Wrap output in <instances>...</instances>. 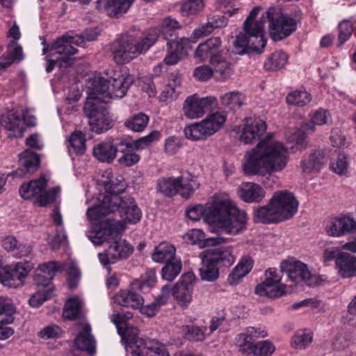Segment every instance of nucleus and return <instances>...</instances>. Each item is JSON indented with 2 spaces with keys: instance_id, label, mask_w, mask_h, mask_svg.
Masks as SVG:
<instances>
[{
  "instance_id": "f257e3e1",
  "label": "nucleus",
  "mask_w": 356,
  "mask_h": 356,
  "mask_svg": "<svg viewBox=\"0 0 356 356\" xmlns=\"http://www.w3.org/2000/svg\"><path fill=\"white\" fill-rule=\"evenodd\" d=\"M267 126L259 118H245L240 140L246 144L260 140L257 146L246 152L242 163L243 170L247 175H270L273 172L281 171L287 163V148L283 144L268 134L264 139Z\"/></svg>"
},
{
  "instance_id": "f03ea898",
  "label": "nucleus",
  "mask_w": 356,
  "mask_h": 356,
  "mask_svg": "<svg viewBox=\"0 0 356 356\" xmlns=\"http://www.w3.org/2000/svg\"><path fill=\"white\" fill-rule=\"evenodd\" d=\"M261 8L254 7L243 23L244 33H239L234 42L233 52L243 55L252 51L260 54L266 45L264 35L265 24L268 22L269 33L274 41L284 39L297 29L295 19L281 14L274 8H269L261 14L259 20L256 21Z\"/></svg>"
},
{
  "instance_id": "7ed1b4c3",
  "label": "nucleus",
  "mask_w": 356,
  "mask_h": 356,
  "mask_svg": "<svg viewBox=\"0 0 356 356\" xmlns=\"http://www.w3.org/2000/svg\"><path fill=\"white\" fill-rule=\"evenodd\" d=\"M186 216L193 221L204 218L216 224L228 234H238L245 229L247 214L228 198H217L211 204L195 205L186 210Z\"/></svg>"
},
{
  "instance_id": "20e7f679",
  "label": "nucleus",
  "mask_w": 356,
  "mask_h": 356,
  "mask_svg": "<svg viewBox=\"0 0 356 356\" xmlns=\"http://www.w3.org/2000/svg\"><path fill=\"white\" fill-rule=\"evenodd\" d=\"M159 33L157 29H151L138 41L129 35L115 40L109 48L114 62L118 65L126 64L139 55L145 54L157 41Z\"/></svg>"
},
{
  "instance_id": "39448f33",
  "label": "nucleus",
  "mask_w": 356,
  "mask_h": 356,
  "mask_svg": "<svg viewBox=\"0 0 356 356\" xmlns=\"http://www.w3.org/2000/svg\"><path fill=\"white\" fill-rule=\"evenodd\" d=\"M200 184L191 173L186 172L177 177H162L157 181L156 190L165 197H171L179 194L188 199L193 195Z\"/></svg>"
},
{
  "instance_id": "423d86ee",
  "label": "nucleus",
  "mask_w": 356,
  "mask_h": 356,
  "mask_svg": "<svg viewBox=\"0 0 356 356\" xmlns=\"http://www.w3.org/2000/svg\"><path fill=\"white\" fill-rule=\"evenodd\" d=\"M85 115L89 119L90 130L100 134L111 129L113 120L102 102L97 99H86L83 108Z\"/></svg>"
},
{
  "instance_id": "0eeeda50",
  "label": "nucleus",
  "mask_w": 356,
  "mask_h": 356,
  "mask_svg": "<svg viewBox=\"0 0 356 356\" xmlns=\"http://www.w3.org/2000/svg\"><path fill=\"white\" fill-rule=\"evenodd\" d=\"M125 227L120 221L108 219L100 222L88 232V238L96 245L104 242H113L121 236Z\"/></svg>"
},
{
  "instance_id": "6e6552de",
  "label": "nucleus",
  "mask_w": 356,
  "mask_h": 356,
  "mask_svg": "<svg viewBox=\"0 0 356 356\" xmlns=\"http://www.w3.org/2000/svg\"><path fill=\"white\" fill-rule=\"evenodd\" d=\"M282 221L291 218L298 211L299 202L294 195L287 191L275 193L270 200Z\"/></svg>"
},
{
  "instance_id": "1a4fd4ad",
  "label": "nucleus",
  "mask_w": 356,
  "mask_h": 356,
  "mask_svg": "<svg viewBox=\"0 0 356 356\" xmlns=\"http://www.w3.org/2000/svg\"><path fill=\"white\" fill-rule=\"evenodd\" d=\"M218 105L217 99L213 96L200 97L195 94L186 98L184 104L185 115L190 119L202 117L206 113L211 111Z\"/></svg>"
},
{
  "instance_id": "9d476101",
  "label": "nucleus",
  "mask_w": 356,
  "mask_h": 356,
  "mask_svg": "<svg viewBox=\"0 0 356 356\" xmlns=\"http://www.w3.org/2000/svg\"><path fill=\"white\" fill-rule=\"evenodd\" d=\"M133 251L134 248L120 236L106 251L98 254V258L101 264L106 267L120 260L126 259Z\"/></svg>"
},
{
  "instance_id": "9b49d317",
  "label": "nucleus",
  "mask_w": 356,
  "mask_h": 356,
  "mask_svg": "<svg viewBox=\"0 0 356 356\" xmlns=\"http://www.w3.org/2000/svg\"><path fill=\"white\" fill-rule=\"evenodd\" d=\"M266 280L257 284L254 293L261 296H267L270 298H277L285 293L286 286L280 284L282 277L277 273L275 268H270L266 270Z\"/></svg>"
},
{
  "instance_id": "f8f14e48",
  "label": "nucleus",
  "mask_w": 356,
  "mask_h": 356,
  "mask_svg": "<svg viewBox=\"0 0 356 356\" xmlns=\"http://www.w3.org/2000/svg\"><path fill=\"white\" fill-rule=\"evenodd\" d=\"M328 235L340 237L356 234V219L348 213L332 219L326 226Z\"/></svg>"
},
{
  "instance_id": "ddd939ff",
  "label": "nucleus",
  "mask_w": 356,
  "mask_h": 356,
  "mask_svg": "<svg viewBox=\"0 0 356 356\" xmlns=\"http://www.w3.org/2000/svg\"><path fill=\"white\" fill-rule=\"evenodd\" d=\"M195 276L193 273H184L179 281L171 289L172 296L179 304L188 303L192 300Z\"/></svg>"
},
{
  "instance_id": "4468645a",
  "label": "nucleus",
  "mask_w": 356,
  "mask_h": 356,
  "mask_svg": "<svg viewBox=\"0 0 356 356\" xmlns=\"http://www.w3.org/2000/svg\"><path fill=\"white\" fill-rule=\"evenodd\" d=\"M221 44L220 38H211L197 46L195 55L202 61L209 60L210 63H215L222 57Z\"/></svg>"
},
{
  "instance_id": "2eb2a0df",
  "label": "nucleus",
  "mask_w": 356,
  "mask_h": 356,
  "mask_svg": "<svg viewBox=\"0 0 356 356\" xmlns=\"http://www.w3.org/2000/svg\"><path fill=\"white\" fill-rule=\"evenodd\" d=\"M280 270L286 273L288 277L293 282L304 281L307 284H311V272L307 266L300 261H284L280 264Z\"/></svg>"
},
{
  "instance_id": "dca6fc26",
  "label": "nucleus",
  "mask_w": 356,
  "mask_h": 356,
  "mask_svg": "<svg viewBox=\"0 0 356 356\" xmlns=\"http://www.w3.org/2000/svg\"><path fill=\"white\" fill-rule=\"evenodd\" d=\"M0 125L9 132L8 137L22 138L26 128L22 122L21 114L15 111H9L0 118Z\"/></svg>"
},
{
  "instance_id": "f3484780",
  "label": "nucleus",
  "mask_w": 356,
  "mask_h": 356,
  "mask_svg": "<svg viewBox=\"0 0 356 356\" xmlns=\"http://www.w3.org/2000/svg\"><path fill=\"white\" fill-rule=\"evenodd\" d=\"M211 246L212 248L202 252L204 257L209 259L219 268L220 267H229L234 262V257L232 255L230 248H222L221 247Z\"/></svg>"
},
{
  "instance_id": "a211bd4d",
  "label": "nucleus",
  "mask_w": 356,
  "mask_h": 356,
  "mask_svg": "<svg viewBox=\"0 0 356 356\" xmlns=\"http://www.w3.org/2000/svg\"><path fill=\"white\" fill-rule=\"evenodd\" d=\"M19 167L12 175L18 177H24L26 175L34 173L40 164V159L37 154L25 150L19 154Z\"/></svg>"
},
{
  "instance_id": "6ab92c4d",
  "label": "nucleus",
  "mask_w": 356,
  "mask_h": 356,
  "mask_svg": "<svg viewBox=\"0 0 356 356\" xmlns=\"http://www.w3.org/2000/svg\"><path fill=\"white\" fill-rule=\"evenodd\" d=\"M111 82V80L101 76L92 79L88 87L90 92L87 99H95L104 105L107 104L111 100L107 97L108 93H110Z\"/></svg>"
},
{
  "instance_id": "aec40b11",
  "label": "nucleus",
  "mask_w": 356,
  "mask_h": 356,
  "mask_svg": "<svg viewBox=\"0 0 356 356\" xmlns=\"http://www.w3.org/2000/svg\"><path fill=\"white\" fill-rule=\"evenodd\" d=\"M61 269V264L57 261H49L39 266L35 270L33 277L35 284L42 286L44 289L49 286L56 273Z\"/></svg>"
},
{
  "instance_id": "412c9836",
  "label": "nucleus",
  "mask_w": 356,
  "mask_h": 356,
  "mask_svg": "<svg viewBox=\"0 0 356 356\" xmlns=\"http://www.w3.org/2000/svg\"><path fill=\"white\" fill-rule=\"evenodd\" d=\"M108 80H111V82L110 85V93H108L107 97L111 99L114 97H123L129 87L133 84L134 78L130 74L124 76L120 74H115L114 76Z\"/></svg>"
},
{
  "instance_id": "4be33fe9",
  "label": "nucleus",
  "mask_w": 356,
  "mask_h": 356,
  "mask_svg": "<svg viewBox=\"0 0 356 356\" xmlns=\"http://www.w3.org/2000/svg\"><path fill=\"white\" fill-rule=\"evenodd\" d=\"M96 8L104 10L110 17H119L125 13L132 3V0H97Z\"/></svg>"
},
{
  "instance_id": "5701e85b",
  "label": "nucleus",
  "mask_w": 356,
  "mask_h": 356,
  "mask_svg": "<svg viewBox=\"0 0 356 356\" xmlns=\"http://www.w3.org/2000/svg\"><path fill=\"white\" fill-rule=\"evenodd\" d=\"M238 197L245 202H260L265 197L264 189L259 184L252 182L242 183L238 188Z\"/></svg>"
},
{
  "instance_id": "b1692460",
  "label": "nucleus",
  "mask_w": 356,
  "mask_h": 356,
  "mask_svg": "<svg viewBox=\"0 0 356 356\" xmlns=\"http://www.w3.org/2000/svg\"><path fill=\"white\" fill-rule=\"evenodd\" d=\"M82 39L74 36L63 35L51 44V49L55 50L56 53L64 56H70L74 55L77 49L73 47L74 44L81 46Z\"/></svg>"
},
{
  "instance_id": "393cba45",
  "label": "nucleus",
  "mask_w": 356,
  "mask_h": 356,
  "mask_svg": "<svg viewBox=\"0 0 356 356\" xmlns=\"http://www.w3.org/2000/svg\"><path fill=\"white\" fill-rule=\"evenodd\" d=\"M338 275L345 279L356 277V256L342 252L336 259Z\"/></svg>"
},
{
  "instance_id": "a878e982",
  "label": "nucleus",
  "mask_w": 356,
  "mask_h": 356,
  "mask_svg": "<svg viewBox=\"0 0 356 356\" xmlns=\"http://www.w3.org/2000/svg\"><path fill=\"white\" fill-rule=\"evenodd\" d=\"M118 333L122 337V341L124 344L125 349L133 356L140 348L139 342L144 343L146 340L138 337V330L137 327L124 325Z\"/></svg>"
},
{
  "instance_id": "bb28decb",
  "label": "nucleus",
  "mask_w": 356,
  "mask_h": 356,
  "mask_svg": "<svg viewBox=\"0 0 356 356\" xmlns=\"http://www.w3.org/2000/svg\"><path fill=\"white\" fill-rule=\"evenodd\" d=\"M124 222L136 223L141 218V211L133 197H124L118 211Z\"/></svg>"
},
{
  "instance_id": "cd10ccee",
  "label": "nucleus",
  "mask_w": 356,
  "mask_h": 356,
  "mask_svg": "<svg viewBox=\"0 0 356 356\" xmlns=\"http://www.w3.org/2000/svg\"><path fill=\"white\" fill-rule=\"evenodd\" d=\"M74 343L77 349L85 351L90 355L95 353L96 342L91 334V327L89 324L86 323L83 325Z\"/></svg>"
},
{
  "instance_id": "c85d7f7f",
  "label": "nucleus",
  "mask_w": 356,
  "mask_h": 356,
  "mask_svg": "<svg viewBox=\"0 0 356 356\" xmlns=\"http://www.w3.org/2000/svg\"><path fill=\"white\" fill-rule=\"evenodd\" d=\"M140 348L133 356H170L165 345L155 339L139 342Z\"/></svg>"
},
{
  "instance_id": "c756f323",
  "label": "nucleus",
  "mask_w": 356,
  "mask_h": 356,
  "mask_svg": "<svg viewBox=\"0 0 356 356\" xmlns=\"http://www.w3.org/2000/svg\"><path fill=\"white\" fill-rule=\"evenodd\" d=\"M117 152V147L109 141L101 142L92 148L94 157L102 163H111L115 159Z\"/></svg>"
},
{
  "instance_id": "7c9ffc66",
  "label": "nucleus",
  "mask_w": 356,
  "mask_h": 356,
  "mask_svg": "<svg viewBox=\"0 0 356 356\" xmlns=\"http://www.w3.org/2000/svg\"><path fill=\"white\" fill-rule=\"evenodd\" d=\"M114 302L120 306L139 309L143 304L142 296L130 290H120L113 298Z\"/></svg>"
},
{
  "instance_id": "2f4dec72",
  "label": "nucleus",
  "mask_w": 356,
  "mask_h": 356,
  "mask_svg": "<svg viewBox=\"0 0 356 356\" xmlns=\"http://www.w3.org/2000/svg\"><path fill=\"white\" fill-rule=\"evenodd\" d=\"M32 266L29 262H19L10 266L9 284L10 287H18L23 284V280L26 277Z\"/></svg>"
},
{
  "instance_id": "473e14b6",
  "label": "nucleus",
  "mask_w": 356,
  "mask_h": 356,
  "mask_svg": "<svg viewBox=\"0 0 356 356\" xmlns=\"http://www.w3.org/2000/svg\"><path fill=\"white\" fill-rule=\"evenodd\" d=\"M46 179L40 177L31 180L27 184H23L19 189V193L23 199L31 200L37 197L46 188Z\"/></svg>"
},
{
  "instance_id": "72a5a7b5",
  "label": "nucleus",
  "mask_w": 356,
  "mask_h": 356,
  "mask_svg": "<svg viewBox=\"0 0 356 356\" xmlns=\"http://www.w3.org/2000/svg\"><path fill=\"white\" fill-rule=\"evenodd\" d=\"M159 33L161 32L167 42H185L184 37L179 36V31L180 29L179 23L174 19L170 17L165 18L161 24V29H156Z\"/></svg>"
},
{
  "instance_id": "f704fd0d",
  "label": "nucleus",
  "mask_w": 356,
  "mask_h": 356,
  "mask_svg": "<svg viewBox=\"0 0 356 356\" xmlns=\"http://www.w3.org/2000/svg\"><path fill=\"white\" fill-rule=\"evenodd\" d=\"M326 162L325 152L316 150L307 158L302 159L301 167L304 172L310 173L313 171H318Z\"/></svg>"
},
{
  "instance_id": "c9c22d12",
  "label": "nucleus",
  "mask_w": 356,
  "mask_h": 356,
  "mask_svg": "<svg viewBox=\"0 0 356 356\" xmlns=\"http://www.w3.org/2000/svg\"><path fill=\"white\" fill-rule=\"evenodd\" d=\"M187 236L191 243L199 244L200 248L215 246L225 242V238L221 236L204 238V234L200 229L191 230Z\"/></svg>"
},
{
  "instance_id": "e433bc0d",
  "label": "nucleus",
  "mask_w": 356,
  "mask_h": 356,
  "mask_svg": "<svg viewBox=\"0 0 356 356\" xmlns=\"http://www.w3.org/2000/svg\"><path fill=\"white\" fill-rule=\"evenodd\" d=\"M254 219L255 222H259L264 224L281 222L275 207L270 205V202L268 205L254 209Z\"/></svg>"
},
{
  "instance_id": "4c0bfd02",
  "label": "nucleus",
  "mask_w": 356,
  "mask_h": 356,
  "mask_svg": "<svg viewBox=\"0 0 356 356\" xmlns=\"http://www.w3.org/2000/svg\"><path fill=\"white\" fill-rule=\"evenodd\" d=\"M252 261L250 257H243L229 275L227 281L231 285H236L252 269Z\"/></svg>"
},
{
  "instance_id": "58836bf2",
  "label": "nucleus",
  "mask_w": 356,
  "mask_h": 356,
  "mask_svg": "<svg viewBox=\"0 0 356 356\" xmlns=\"http://www.w3.org/2000/svg\"><path fill=\"white\" fill-rule=\"evenodd\" d=\"M175 253L176 249L173 245L161 243L155 248L152 258L158 263H168L175 259Z\"/></svg>"
},
{
  "instance_id": "ea45409f",
  "label": "nucleus",
  "mask_w": 356,
  "mask_h": 356,
  "mask_svg": "<svg viewBox=\"0 0 356 356\" xmlns=\"http://www.w3.org/2000/svg\"><path fill=\"white\" fill-rule=\"evenodd\" d=\"M226 120V115L216 112L209 115L201 122L202 127L207 131L208 136L213 135L224 124Z\"/></svg>"
},
{
  "instance_id": "a19ab883",
  "label": "nucleus",
  "mask_w": 356,
  "mask_h": 356,
  "mask_svg": "<svg viewBox=\"0 0 356 356\" xmlns=\"http://www.w3.org/2000/svg\"><path fill=\"white\" fill-rule=\"evenodd\" d=\"M167 46L164 63L168 65H175L184 55V42H167Z\"/></svg>"
},
{
  "instance_id": "79ce46f5",
  "label": "nucleus",
  "mask_w": 356,
  "mask_h": 356,
  "mask_svg": "<svg viewBox=\"0 0 356 356\" xmlns=\"http://www.w3.org/2000/svg\"><path fill=\"white\" fill-rule=\"evenodd\" d=\"M82 315V302L77 298L68 299L63 308V316L65 319L74 320Z\"/></svg>"
},
{
  "instance_id": "37998d69",
  "label": "nucleus",
  "mask_w": 356,
  "mask_h": 356,
  "mask_svg": "<svg viewBox=\"0 0 356 356\" xmlns=\"http://www.w3.org/2000/svg\"><path fill=\"white\" fill-rule=\"evenodd\" d=\"M213 67V76L216 81H225L230 78L232 70L231 64L225 60L222 56L218 59L215 63H211Z\"/></svg>"
},
{
  "instance_id": "c03bdc74",
  "label": "nucleus",
  "mask_w": 356,
  "mask_h": 356,
  "mask_svg": "<svg viewBox=\"0 0 356 356\" xmlns=\"http://www.w3.org/2000/svg\"><path fill=\"white\" fill-rule=\"evenodd\" d=\"M288 61V56L282 51H276L264 62V67L268 71H277L283 67Z\"/></svg>"
},
{
  "instance_id": "a18cd8bd",
  "label": "nucleus",
  "mask_w": 356,
  "mask_h": 356,
  "mask_svg": "<svg viewBox=\"0 0 356 356\" xmlns=\"http://www.w3.org/2000/svg\"><path fill=\"white\" fill-rule=\"evenodd\" d=\"M222 105L231 111H236L243 104L244 96L238 91L227 92L220 96Z\"/></svg>"
},
{
  "instance_id": "49530a36",
  "label": "nucleus",
  "mask_w": 356,
  "mask_h": 356,
  "mask_svg": "<svg viewBox=\"0 0 356 356\" xmlns=\"http://www.w3.org/2000/svg\"><path fill=\"white\" fill-rule=\"evenodd\" d=\"M203 266L200 269L201 279L207 282H214L219 277V268L209 259L203 257Z\"/></svg>"
},
{
  "instance_id": "de8ad7c7",
  "label": "nucleus",
  "mask_w": 356,
  "mask_h": 356,
  "mask_svg": "<svg viewBox=\"0 0 356 356\" xmlns=\"http://www.w3.org/2000/svg\"><path fill=\"white\" fill-rule=\"evenodd\" d=\"M313 341V334L306 330H299L291 339V345L296 349L303 350L307 348Z\"/></svg>"
},
{
  "instance_id": "09e8293b",
  "label": "nucleus",
  "mask_w": 356,
  "mask_h": 356,
  "mask_svg": "<svg viewBox=\"0 0 356 356\" xmlns=\"http://www.w3.org/2000/svg\"><path fill=\"white\" fill-rule=\"evenodd\" d=\"M149 120V117L147 115L139 113L127 119L124 122V125L133 131L140 132L147 127Z\"/></svg>"
},
{
  "instance_id": "8fccbe9b",
  "label": "nucleus",
  "mask_w": 356,
  "mask_h": 356,
  "mask_svg": "<svg viewBox=\"0 0 356 356\" xmlns=\"http://www.w3.org/2000/svg\"><path fill=\"white\" fill-rule=\"evenodd\" d=\"M15 312V307L10 300L0 296V323H11Z\"/></svg>"
},
{
  "instance_id": "3c124183",
  "label": "nucleus",
  "mask_w": 356,
  "mask_h": 356,
  "mask_svg": "<svg viewBox=\"0 0 356 356\" xmlns=\"http://www.w3.org/2000/svg\"><path fill=\"white\" fill-rule=\"evenodd\" d=\"M162 268V277L169 282H172L181 272L182 265L179 259H174Z\"/></svg>"
},
{
  "instance_id": "603ef678",
  "label": "nucleus",
  "mask_w": 356,
  "mask_h": 356,
  "mask_svg": "<svg viewBox=\"0 0 356 356\" xmlns=\"http://www.w3.org/2000/svg\"><path fill=\"white\" fill-rule=\"evenodd\" d=\"M122 201H124V197H121L118 194L106 193L100 203L108 214L118 211L122 204Z\"/></svg>"
},
{
  "instance_id": "864d4df0",
  "label": "nucleus",
  "mask_w": 356,
  "mask_h": 356,
  "mask_svg": "<svg viewBox=\"0 0 356 356\" xmlns=\"http://www.w3.org/2000/svg\"><path fill=\"white\" fill-rule=\"evenodd\" d=\"M108 179L102 181L106 193L118 194L119 195L120 193L124 191L126 184L122 177H120L119 179L112 176L110 178L108 177Z\"/></svg>"
},
{
  "instance_id": "5fc2aeb1",
  "label": "nucleus",
  "mask_w": 356,
  "mask_h": 356,
  "mask_svg": "<svg viewBox=\"0 0 356 356\" xmlns=\"http://www.w3.org/2000/svg\"><path fill=\"white\" fill-rule=\"evenodd\" d=\"M274 345L268 340L253 343L248 356H270L275 351Z\"/></svg>"
},
{
  "instance_id": "6e6d98bb",
  "label": "nucleus",
  "mask_w": 356,
  "mask_h": 356,
  "mask_svg": "<svg viewBox=\"0 0 356 356\" xmlns=\"http://www.w3.org/2000/svg\"><path fill=\"white\" fill-rule=\"evenodd\" d=\"M286 100L289 104L301 107L311 102L312 96L305 90H295L286 96Z\"/></svg>"
},
{
  "instance_id": "4d7b16f0",
  "label": "nucleus",
  "mask_w": 356,
  "mask_h": 356,
  "mask_svg": "<svg viewBox=\"0 0 356 356\" xmlns=\"http://www.w3.org/2000/svg\"><path fill=\"white\" fill-rule=\"evenodd\" d=\"M86 136L81 131H75L70 136L69 143L76 154H83L86 151Z\"/></svg>"
},
{
  "instance_id": "13d9d810",
  "label": "nucleus",
  "mask_w": 356,
  "mask_h": 356,
  "mask_svg": "<svg viewBox=\"0 0 356 356\" xmlns=\"http://www.w3.org/2000/svg\"><path fill=\"white\" fill-rule=\"evenodd\" d=\"M156 282V272L154 269H150L142 275L140 280L134 283V286L140 291H145L152 288Z\"/></svg>"
},
{
  "instance_id": "bf43d9fd",
  "label": "nucleus",
  "mask_w": 356,
  "mask_h": 356,
  "mask_svg": "<svg viewBox=\"0 0 356 356\" xmlns=\"http://www.w3.org/2000/svg\"><path fill=\"white\" fill-rule=\"evenodd\" d=\"M184 134L187 138L193 140H204L208 137L207 131L202 127L201 122H197L186 127L184 129Z\"/></svg>"
},
{
  "instance_id": "052dcab7",
  "label": "nucleus",
  "mask_w": 356,
  "mask_h": 356,
  "mask_svg": "<svg viewBox=\"0 0 356 356\" xmlns=\"http://www.w3.org/2000/svg\"><path fill=\"white\" fill-rule=\"evenodd\" d=\"M331 170L338 175H343L348 172L349 161L348 156L343 152H339L337 157L330 163Z\"/></svg>"
},
{
  "instance_id": "680f3d73",
  "label": "nucleus",
  "mask_w": 356,
  "mask_h": 356,
  "mask_svg": "<svg viewBox=\"0 0 356 356\" xmlns=\"http://www.w3.org/2000/svg\"><path fill=\"white\" fill-rule=\"evenodd\" d=\"M204 7L203 0H188L184 2L180 8L182 15H195Z\"/></svg>"
},
{
  "instance_id": "e2e57ef3",
  "label": "nucleus",
  "mask_w": 356,
  "mask_h": 356,
  "mask_svg": "<svg viewBox=\"0 0 356 356\" xmlns=\"http://www.w3.org/2000/svg\"><path fill=\"white\" fill-rule=\"evenodd\" d=\"M161 137V133L159 131H152L149 134L141 137L137 140H134L135 150L143 149L150 145L153 142L158 140Z\"/></svg>"
},
{
  "instance_id": "0e129e2a",
  "label": "nucleus",
  "mask_w": 356,
  "mask_h": 356,
  "mask_svg": "<svg viewBox=\"0 0 356 356\" xmlns=\"http://www.w3.org/2000/svg\"><path fill=\"white\" fill-rule=\"evenodd\" d=\"M235 343L238 347V350L243 355H249L253 341H251L246 332L238 334L235 338Z\"/></svg>"
},
{
  "instance_id": "69168bd1",
  "label": "nucleus",
  "mask_w": 356,
  "mask_h": 356,
  "mask_svg": "<svg viewBox=\"0 0 356 356\" xmlns=\"http://www.w3.org/2000/svg\"><path fill=\"white\" fill-rule=\"evenodd\" d=\"M52 296V291L49 289H43L33 293L29 300V303L32 307H38Z\"/></svg>"
},
{
  "instance_id": "338daca9",
  "label": "nucleus",
  "mask_w": 356,
  "mask_h": 356,
  "mask_svg": "<svg viewBox=\"0 0 356 356\" xmlns=\"http://www.w3.org/2000/svg\"><path fill=\"white\" fill-rule=\"evenodd\" d=\"M353 25L349 20L344 19L339 24V45L345 43L352 35Z\"/></svg>"
},
{
  "instance_id": "774afa93",
  "label": "nucleus",
  "mask_w": 356,
  "mask_h": 356,
  "mask_svg": "<svg viewBox=\"0 0 356 356\" xmlns=\"http://www.w3.org/2000/svg\"><path fill=\"white\" fill-rule=\"evenodd\" d=\"M63 330L55 324H50L45 326L39 332V336L44 339H58L62 336Z\"/></svg>"
}]
</instances>
